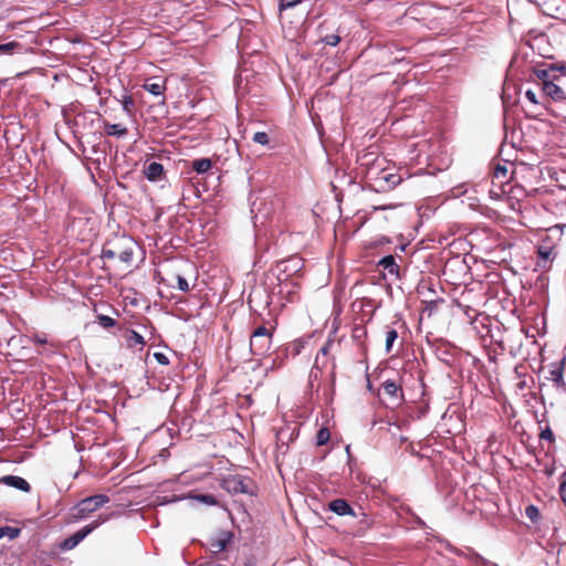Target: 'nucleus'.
I'll return each mask as SVG.
<instances>
[{
    "instance_id": "nucleus-28",
    "label": "nucleus",
    "mask_w": 566,
    "mask_h": 566,
    "mask_svg": "<svg viewBox=\"0 0 566 566\" xmlns=\"http://www.w3.org/2000/svg\"><path fill=\"white\" fill-rule=\"evenodd\" d=\"M96 318H97L98 324L104 328H111L117 324V322L114 318H112L107 315L99 314V315H97Z\"/></svg>"
},
{
    "instance_id": "nucleus-41",
    "label": "nucleus",
    "mask_w": 566,
    "mask_h": 566,
    "mask_svg": "<svg viewBox=\"0 0 566 566\" xmlns=\"http://www.w3.org/2000/svg\"><path fill=\"white\" fill-rule=\"evenodd\" d=\"M397 205H388V206H375L373 209L376 210H386V209H395Z\"/></svg>"
},
{
    "instance_id": "nucleus-31",
    "label": "nucleus",
    "mask_w": 566,
    "mask_h": 566,
    "mask_svg": "<svg viewBox=\"0 0 566 566\" xmlns=\"http://www.w3.org/2000/svg\"><path fill=\"white\" fill-rule=\"evenodd\" d=\"M525 514L532 522H536L539 518V511L535 505L526 506Z\"/></svg>"
},
{
    "instance_id": "nucleus-17",
    "label": "nucleus",
    "mask_w": 566,
    "mask_h": 566,
    "mask_svg": "<svg viewBox=\"0 0 566 566\" xmlns=\"http://www.w3.org/2000/svg\"><path fill=\"white\" fill-rule=\"evenodd\" d=\"M124 338L126 340L127 347L129 348L139 346V348L142 349L145 345L144 337L134 329H126L124 333Z\"/></svg>"
},
{
    "instance_id": "nucleus-18",
    "label": "nucleus",
    "mask_w": 566,
    "mask_h": 566,
    "mask_svg": "<svg viewBox=\"0 0 566 566\" xmlns=\"http://www.w3.org/2000/svg\"><path fill=\"white\" fill-rule=\"evenodd\" d=\"M380 266H382L385 270L388 271L390 274H398L399 266L396 263V259L394 255H386L382 259H380L379 263Z\"/></svg>"
},
{
    "instance_id": "nucleus-32",
    "label": "nucleus",
    "mask_w": 566,
    "mask_h": 566,
    "mask_svg": "<svg viewBox=\"0 0 566 566\" xmlns=\"http://www.w3.org/2000/svg\"><path fill=\"white\" fill-rule=\"evenodd\" d=\"M196 499L207 505H217L218 501L217 499L211 494H200L196 496Z\"/></svg>"
},
{
    "instance_id": "nucleus-44",
    "label": "nucleus",
    "mask_w": 566,
    "mask_h": 566,
    "mask_svg": "<svg viewBox=\"0 0 566 566\" xmlns=\"http://www.w3.org/2000/svg\"><path fill=\"white\" fill-rule=\"evenodd\" d=\"M546 473H547L548 475H552L553 470H551V469H546Z\"/></svg>"
},
{
    "instance_id": "nucleus-11",
    "label": "nucleus",
    "mask_w": 566,
    "mask_h": 566,
    "mask_svg": "<svg viewBox=\"0 0 566 566\" xmlns=\"http://www.w3.org/2000/svg\"><path fill=\"white\" fill-rule=\"evenodd\" d=\"M381 387L384 394L388 396L392 402L401 401L403 397L402 389L401 386L396 380L387 379L386 381L382 382Z\"/></svg>"
},
{
    "instance_id": "nucleus-33",
    "label": "nucleus",
    "mask_w": 566,
    "mask_h": 566,
    "mask_svg": "<svg viewBox=\"0 0 566 566\" xmlns=\"http://www.w3.org/2000/svg\"><path fill=\"white\" fill-rule=\"evenodd\" d=\"M322 41L327 45L336 46L340 41V36L338 34H327Z\"/></svg>"
},
{
    "instance_id": "nucleus-2",
    "label": "nucleus",
    "mask_w": 566,
    "mask_h": 566,
    "mask_svg": "<svg viewBox=\"0 0 566 566\" xmlns=\"http://www.w3.org/2000/svg\"><path fill=\"white\" fill-rule=\"evenodd\" d=\"M566 224H557L547 230V234L541 240L537 245V265L542 269H548L553 260L557 255L556 242L563 235V229Z\"/></svg>"
},
{
    "instance_id": "nucleus-12",
    "label": "nucleus",
    "mask_w": 566,
    "mask_h": 566,
    "mask_svg": "<svg viewBox=\"0 0 566 566\" xmlns=\"http://www.w3.org/2000/svg\"><path fill=\"white\" fill-rule=\"evenodd\" d=\"M0 483L23 492H30L31 490L29 482L25 479L17 475H4L0 478Z\"/></svg>"
},
{
    "instance_id": "nucleus-4",
    "label": "nucleus",
    "mask_w": 566,
    "mask_h": 566,
    "mask_svg": "<svg viewBox=\"0 0 566 566\" xmlns=\"http://www.w3.org/2000/svg\"><path fill=\"white\" fill-rule=\"evenodd\" d=\"M222 488L230 494H248L253 495L255 485L252 479L244 475H229L223 479Z\"/></svg>"
},
{
    "instance_id": "nucleus-5",
    "label": "nucleus",
    "mask_w": 566,
    "mask_h": 566,
    "mask_svg": "<svg viewBox=\"0 0 566 566\" xmlns=\"http://www.w3.org/2000/svg\"><path fill=\"white\" fill-rule=\"evenodd\" d=\"M108 502L109 497L105 494L85 497L74 506L73 516L75 520H83Z\"/></svg>"
},
{
    "instance_id": "nucleus-35",
    "label": "nucleus",
    "mask_w": 566,
    "mask_h": 566,
    "mask_svg": "<svg viewBox=\"0 0 566 566\" xmlns=\"http://www.w3.org/2000/svg\"><path fill=\"white\" fill-rule=\"evenodd\" d=\"M539 439L541 440H546L548 442H554L555 441V436H554V432L552 431V429L549 427H546L545 429H543L541 431Z\"/></svg>"
},
{
    "instance_id": "nucleus-9",
    "label": "nucleus",
    "mask_w": 566,
    "mask_h": 566,
    "mask_svg": "<svg viewBox=\"0 0 566 566\" xmlns=\"http://www.w3.org/2000/svg\"><path fill=\"white\" fill-rule=\"evenodd\" d=\"M549 376L547 379L563 391H566V382L564 380V360L556 361L549 366Z\"/></svg>"
},
{
    "instance_id": "nucleus-27",
    "label": "nucleus",
    "mask_w": 566,
    "mask_h": 566,
    "mask_svg": "<svg viewBox=\"0 0 566 566\" xmlns=\"http://www.w3.org/2000/svg\"><path fill=\"white\" fill-rule=\"evenodd\" d=\"M331 438L329 430L327 428H321L316 434V443L317 446H324L328 442Z\"/></svg>"
},
{
    "instance_id": "nucleus-3",
    "label": "nucleus",
    "mask_w": 566,
    "mask_h": 566,
    "mask_svg": "<svg viewBox=\"0 0 566 566\" xmlns=\"http://www.w3.org/2000/svg\"><path fill=\"white\" fill-rule=\"evenodd\" d=\"M367 180L371 190L376 192H387L400 185L402 177L388 168H371L367 172Z\"/></svg>"
},
{
    "instance_id": "nucleus-1",
    "label": "nucleus",
    "mask_w": 566,
    "mask_h": 566,
    "mask_svg": "<svg viewBox=\"0 0 566 566\" xmlns=\"http://www.w3.org/2000/svg\"><path fill=\"white\" fill-rule=\"evenodd\" d=\"M136 248L137 244L130 237H116L104 244L102 258L108 260L117 258L123 263L130 264Z\"/></svg>"
},
{
    "instance_id": "nucleus-21",
    "label": "nucleus",
    "mask_w": 566,
    "mask_h": 566,
    "mask_svg": "<svg viewBox=\"0 0 566 566\" xmlns=\"http://www.w3.org/2000/svg\"><path fill=\"white\" fill-rule=\"evenodd\" d=\"M105 132L108 136L123 137L127 134V128L119 124H105Z\"/></svg>"
},
{
    "instance_id": "nucleus-14",
    "label": "nucleus",
    "mask_w": 566,
    "mask_h": 566,
    "mask_svg": "<svg viewBox=\"0 0 566 566\" xmlns=\"http://www.w3.org/2000/svg\"><path fill=\"white\" fill-rule=\"evenodd\" d=\"M328 507L332 512L336 513L339 516L344 515H355L353 509L344 499H336L329 502Z\"/></svg>"
},
{
    "instance_id": "nucleus-8",
    "label": "nucleus",
    "mask_w": 566,
    "mask_h": 566,
    "mask_svg": "<svg viewBox=\"0 0 566 566\" xmlns=\"http://www.w3.org/2000/svg\"><path fill=\"white\" fill-rule=\"evenodd\" d=\"M277 280H279L277 294L282 298H285L289 302H293L298 294V290H300L298 283L296 281H294L293 279L281 277L280 275L277 276Z\"/></svg>"
},
{
    "instance_id": "nucleus-23",
    "label": "nucleus",
    "mask_w": 566,
    "mask_h": 566,
    "mask_svg": "<svg viewBox=\"0 0 566 566\" xmlns=\"http://www.w3.org/2000/svg\"><path fill=\"white\" fill-rule=\"evenodd\" d=\"M20 533H21V530L18 527H12V526L0 527V538L7 536L10 539H14V538L19 537Z\"/></svg>"
},
{
    "instance_id": "nucleus-34",
    "label": "nucleus",
    "mask_w": 566,
    "mask_h": 566,
    "mask_svg": "<svg viewBox=\"0 0 566 566\" xmlns=\"http://www.w3.org/2000/svg\"><path fill=\"white\" fill-rule=\"evenodd\" d=\"M558 493H559L560 500L563 501V503L566 506V471L562 475V482L558 488Z\"/></svg>"
},
{
    "instance_id": "nucleus-40",
    "label": "nucleus",
    "mask_w": 566,
    "mask_h": 566,
    "mask_svg": "<svg viewBox=\"0 0 566 566\" xmlns=\"http://www.w3.org/2000/svg\"><path fill=\"white\" fill-rule=\"evenodd\" d=\"M525 97L532 103V104H539L538 99H537V96L535 94V92H533L532 90H527L525 92Z\"/></svg>"
},
{
    "instance_id": "nucleus-42",
    "label": "nucleus",
    "mask_w": 566,
    "mask_h": 566,
    "mask_svg": "<svg viewBox=\"0 0 566 566\" xmlns=\"http://www.w3.org/2000/svg\"><path fill=\"white\" fill-rule=\"evenodd\" d=\"M34 342L42 345L46 343V339L40 336H35Z\"/></svg>"
},
{
    "instance_id": "nucleus-24",
    "label": "nucleus",
    "mask_w": 566,
    "mask_h": 566,
    "mask_svg": "<svg viewBox=\"0 0 566 566\" xmlns=\"http://www.w3.org/2000/svg\"><path fill=\"white\" fill-rule=\"evenodd\" d=\"M286 356H287L286 349L275 352V357L272 359L270 369L274 370V369L280 368L283 365L284 358Z\"/></svg>"
},
{
    "instance_id": "nucleus-20",
    "label": "nucleus",
    "mask_w": 566,
    "mask_h": 566,
    "mask_svg": "<svg viewBox=\"0 0 566 566\" xmlns=\"http://www.w3.org/2000/svg\"><path fill=\"white\" fill-rule=\"evenodd\" d=\"M212 163L209 158H200L192 161V169L198 174H205L210 170Z\"/></svg>"
},
{
    "instance_id": "nucleus-38",
    "label": "nucleus",
    "mask_w": 566,
    "mask_h": 566,
    "mask_svg": "<svg viewBox=\"0 0 566 566\" xmlns=\"http://www.w3.org/2000/svg\"><path fill=\"white\" fill-rule=\"evenodd\" d=\"M177 287L182 292H188L190 290L188 281L181 275H177Z\"/></svg>"
},
{
    "instance_id": "nucleus-37",
    "label": "nucleus",
    "mask_w": 566,
    "mask_h": 566,
    "mask_svg": "<svg viewBox=\"0 0 566 566\" xmlns=\"http://www.w3.org/2000/svg\"><path fill=\"white\" fill-rule=\"evenodd\" d=\"M302 0H281L280 1V11L291 9L296 4L301 3Z\"/></svg>"
},
{
    "instance_id": "nucleus-19",
    "label": "nucleus",
    "mask_w": 566,
    "mask_h": 566,
    "mask_svg": "<svg viewBox=\"0 0 566 566\" xmlns=\"http://www.w3.org/2000/svg\"><path fill=\"white\" fill-rule=\"evenodd\" d=\"M22 52V45L19 42L11 41L4 44H0V54H14V53H21Z\"/></svg>"
},
{
    "instance_id": "nucleus-7",
    "label": "nucleus",
    "mask_w": 566,
    "mask_h": 566,
    "mask_svg": "<svg viewBox=\"0 0 566 566\" xmlns=\"http://www.w3.org/2000/svg\"><path fill=\"white\" fill-rule=\"evenodd\" d=\"M272 333L265 326H259L250 337V350L255 356L265 355L271 348Z\"/></svg>"
},
{
    "instance_id": "nucleus-30",
    "label": "nucleus",
    "mask_w": 566,
    "mask_h": 566,
    "mask_svg": "<svg viewBox=\"0 0 566 566\" xmlns=\"http://www.w3.org/2000/svg\"><path fill=\"white\" fill-rule=\"evenodd\" d=\"M252 140L262 146H266L270 143V137H269L268 133H265V132H256L253 135Z\"/></svg>"
},
{
    "instance_id": "nucleus-25",
    "label": "nucleus",
    "mask_w": 566,
    "mask_h": 566,
    "mask_svg": "<svg viewBox=\"0 0 566 566\" xmlns=\"http://www.w3.org/2000/svg\"><path fill=\"white\" fill-rule=\"evenodd\" d=\"M398 338V333L395 328H389L386 332V352L390 353L392 349V345Z\"/></svg>"
},
{
    "instance_id": "nucleus-45",
    "label": "nucleus",
    "mask_w": 566,
    "mask_h": 566,
    "mask_svg": "<svg viewBox=\"0 0 566 566\" xmlns=\"http://www.w3.org/2000/svg\"><path fill=\"white\" fill-rule=\"evenodd\" d=\"M322 353L325 355L327 353V348L326 347H323L322 349Z\"/></svg>"
},
{
    "instance_id": "nucleus-16",
    "label": "nucleus",
    "mask_w": 566,
    "mask_h": 566,
    "mask_svg": "<svg viewBox=\"0 0 566 566\" xmlns=\"http://www.w3.org/2000/svg\"><path fill=\"white\" fill-rule=\"evenodd\" d=\"M144 174L149 181H158L164 176L161 164L153 161L145 167Z\"/></svg>"
},
{
    "instance_id": "nucleus-13",
    "label": "nucleus",
    "mask_w": 566,
    "mask_h": 566,
    "mask_svg": "<svg viewBox=\"0 0 566 566\" xmlns=\"http://www.w3.org/2000/svg\"><path fill=\"white\" fill-rule=\"evenodd\" d=\"M565 69H566L565 65L551 64L547 69L536 70L535 74L542 81V85H543L545 82H554V81L558 80L557 76L551 74L552 72H555V71L564 72Z\"/></svg>"
},
{
    "instance_id": "nucleus-36",
    "label": "nucleus",
    "mask_w": 566,
    "mask_h": 566,
    "mask_svg": "<svg viewBox=\"0 0 566 566\" xmlns=\"http://www.w3.org/2000/svg\"><path fill=\"white\" fill-rule=\"evenodd\" d=\"M228 543H229V538H226V539H216L211 543V547L216 551V552H222L227 548L228 546Z\"/></svg>"
},
{
    "instance_id": "nucleus-43",
    "label": "nucleus",
    "mask_w": 566,
    "mask_h": 566,
    "mask_svg": "<svg viewBox=\"0 0 566 566\" xmlns=\"http://www.w3.org/2000/svg\"><path fill=\"white\" fill-rule=\"evenodd\" d=\"M244 566H254V563L252 560H248L247 563H244Z\"/></svg>"
},
{
    "instance_id": "nucleus-6",
    "label": "nucleus",
    "mask_w": 566,
    "mask_h": 566,
    "mask_svg": "<svg viewBox=\"0 0 566 566\" xmlns=\"http://www.w3.org/2000/svg\"><path fill=\"white\" fill-rule=\"evenodd\" d=\"M109 514L107 515H99L95 521H93L92 523L85 525L84 527H82L81 530H78L77 532H75L73 535H71L70 537L65 538L60 547L63 549V551H71L73 549L74 547H76L88 534H91L94 530H96L99 525H102L103 523H105L108 518H109Z\"/></svg>"
},
{
    "instance_id": "nucleus-26",
    "label": "nucleus",
    "mask_w": 566,
    "mask_h": 566,
    "mask_svg": "<svg viewBox=\"0 0 566 566\" xmlns=\"http://www.w3.org/2000/svg\"><path fill=\"white\" fill-rule=\"evenodd\" d=\"M494 178L499 179L501 182H504L509 178V170L505 165H496L494 168Z\"/></svg>"
},
{
    "instance_id": "nucleus-39",
    "label": "nucleus",
    "mask_w": 566,
    "mask_h": 566,
    "mask_svg": "<svg viewBox=\"0 0 566 566\" xmlns=\"http://www.w3.org/2000/svg\"><path fill=\"white\" fill-rule=\"evenodd\" d=\"M154 357L158 364L164 365V366L169 365V359L164 353L157 352L154 354Z\"/></svg>"
},
{
    "instance_id": "nucleus-22",
    "label": "nucleus",
    "mask_w": 566,
    "mask_h": 566,
    "mask_svg": "<svg viewBox=\"0 0 566 566\" xmlns=\"http://www.w3.org/2000/svg\"><path fill=\"white\" fill-rule=\"evenodd\" d=\"M144 88L155 96H160L164 94L165 85L164 83H148L144 84Z\"/></svg>"
},
{
    "instance_id": "nucleus-15",
    "label": "nucleus",
    "mask_w": 566,
    "mask_h": 566,
    "mask_svg": "<svg viewBox=\"0 0 566 566\" xmlns=\"http://www.w3.org/2000/svg\"><path fill=\"white\" fill-rule=\"evenodd\" d=\"M283 265L282 272L285 274L284 277L290 279L291 275L298 273L303 266L302 260L298 258H292L287 261H283L279 264Z\"/></svg>"
},
{
    "instance_id": "nucleus-10",
    "label": "nucleus",
    "mask_w": 566,
    "mask_h": 566,
    "mask_svg": "<svg viewBox=\"0 0 566 566\" xmlns=\"http://www.w3.org/2000/svg\"><path fill=\"white\" fill-rule=\"evenodd\" d=\"M542 91L546 97H549L554 102H559L566 105V93L563 88L554 82H545L542 86Z\"/></svg>"
},
{
    "instance_id": "nucleus-29",
    "label": "nucleus",
    "mask_w": 566,
    "mask_h": 566,
    "mask_svg": "<svg viewBox=\"0 0 566 566\" xmlns=\"http://www.w3.org/2000/svg\"><path fill=\"white\" fill-rule=\"evenodd\" d=\"M134 105H135V102L130 95L123 96V109L127 115H129V116L133 115Z\"/></svg>"
}]
</instances>
